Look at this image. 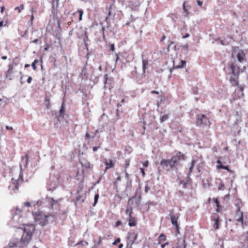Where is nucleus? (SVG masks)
<instances>
[{"mask_svg": "<svg viewBox=\"0 0 248 248\" xmlns=\"http://www.w3.org/2000/svg\"><path fill=\"white\" fill-rule=\"evenodd\" d=\"M166 240V235L163 234V233H161L159 237H158V241H159V243H160L162 241H164Z\"/></svg>", "mask_w": 248, "mask_h": 248, "instance_id": "obj_26", "label": "nucleus"}, {"mask_svg": "<svg viewBox=\"0 0 248 248\" xmlns=\"http://www.w3.org/2000/svg\"><path fill=\"white\" fill-rule=\"evenodd\" d=\"M105 164L106 166V170L113 168L114 166V163H113L112 160H110V161L108 162V160L106 159L105 161Z\"/></svg>", "mask_w": 248, "mask_h": 248, "instance_id": "obj_14", "label": "nucleus"}, {"mask_svg": "<svg viewBox=\"0 0 248 248\" xmlns=\"http://www.w3.org/2000/svg\"><path fill=\"white\" fill-rule=\"evenodd\" d=\"M99 197V195L98 194H96L95 195L94 197V203L93 205L95 206L98 202V199Z\"/></svg>", "mask_w": 248, "mask_h": 248, "instance_id": "obj_30", "label": "nucleus"}, {"mask_svg": "<svg viewBox=\"0 0 248 248\" xmlns=\"http://www.w3.org/2000/svg\"><path fill=\"white\" fill-rule=\"evenodd\" d=\"M213 201L216 203V206L217 207L216 210L217 212H219L220 211V210L221 209V206L219 205V202L218 199L217 198H213Z\"/></svg>", "mask_w": 248, "mask_h": 248, "instance_id": "obj_23", "label": "nucleus"}, {"mask_svg": "<svg viewBox=\"0 0 248 248\" xmlns=\"http://www.w3.org/2000/svg\"><path fill=\"white\" fill-rule=\"evenodd\" d=\"M225 189L224 184L221 181L220 183L218 186V190H223Z\"/></svg>", "mask_w": 248, "mask_h": 248, "instance_id": "obj_28", "label": "nucleus"}, {"mask_svg": "<svg viewBox=\"0 0 248 248\" xmlns=\"http://www.w3.org/2000/svg\"><path fill=\"white\" fill-rule=\"evenodd\" d=\"M2 59H3V60H6L7 59V57L6 56H3V57H2Z\"/></svg>", "mask_w": 248, "mask_h": 248, "instance_id": "obj_64", "label": "nucleus"}, {"mask_svg": "<svg viewBox=\"0 0 248 248\" xmlns=\"http://www.w3.org/2000/svg\"><path fill=\"white\" fill-rule=\"evenodd\" d=\"M196 160L194 159L192 160V161L190 163V166L189 167V171L188 173V176H190L191 175V173L192 172L193 167H194V164L196 163Z\"/></svg>", "mask_w": 248, "mask_h": 248, "instance_id": "obj_18", "label": "nucleus"}, {"mask_svg": "<svg viewBox=\"0 0 248 248\" xmlns=\"http://www.w3.org/2000/svg\"><path fill=\"white\" fill-rule=\"evenodd\" d=\"M239 76H231L230 78V82L233 86H237L238 88L235 90V93H237V98H239L244 95V86H239Z\"/></svg>", "mask_w": 248, "mask_h": 248, "instance_id": "obj_3", "label": "nucleus"}, {"mask_svg": "<svg viewBox=\"0 0 248 248\" xmlns=\"http://www.w3.org/2000/svg\"><path fill=\"white\" fill-rule=\"evenodd\" d=\"M29 155L26 154L24 156L22 157V161L26 165L28 163Z\"/></svg>", "mask_w": 248, "mask_h": 248, "instance_id": "obj_25", "label": "nucleus"}, {"mask_svg": "<svg viewBox=\"0 0 248 248\" xmlns=\"http://www.w3.org/2000/svg\"><path fill=\"white\" fill-rule=\"evenodd\" d=\"M132 209L131 207L129 208H127L126 211H125V213L126 214H129V213H130V209Z\"/></svg>", "mask_w": 248, "mask_h": 248, "instance_id": "obj_50", "label": "nucleus"}, {"mask_svg": "<svg viewBox=\"0 0 248 248\" xmlns=\"http://www.w3.org/2000/svg\"><path fill=\"white\" fill-rule=\"evenodd\" d=\"M138 234L135 232H129L126 238V248H132V246L136 241Z\"/></svg>", "mask_w": 248, "mask_h": 248, "instance_id": "obj_4", "label": "nucleus"}, {"mask_svg": "<svg viewBox=\"0 0 248 248\" xmlns=\"http://www.w3.org/2000/svg\"><path fill=\"white\" fill-rule=\"evenodd\" d=\"M130 165V161L128 160H126L125 164V169L126 170L127 168L129 167Z\"/></svg>", "mask_w": 248, "mask_h": 248, "instance_id": "obj_38", "label": "nucleus"}, {"mask_svg": "<svg viewBox=\"0 0 248 248\" xmlns=\"http://www.w3.org/2000/svg\"><path fill=\"white\" fill-rule=\"evenodd\" d=\"M170 217L172 224L175 227L176 234H179L180 233L179 225L178 223V220L179 218V215L170 213Z\"/></svg>", "mask_w": 248, "mask_h": 248, "instance_id": "obj_6", "label": "nucleus"}, {"mask_svg": "<svg viewBox=\"0 0 248 248\" xmlns=\"http://www.w3.org/2000/svg\"><path fill=\"white\" fill-rule=\"evenodd\" d=\"M185 155L181 152H178L173 155L170 159H163L160 161L161 166L167 171L177 169V167L181 159H185Z\"/></svg>", "mask_w": 248, "mask_h": 248, "instance_id": "obj_2", "label": "nucleus"}, {"mask_svg": "<svg viewBox=\"0 0 248 248\" xmlns=\"http://www.w3.org/2000/svg\"><path fill=\"white\" fill-rule=\"evenodd\" d=\"M186 242L185 239L183 240V244L182 245H178L176 248H186Z\"/></svg>", "mask_w": 248, "mask_h": 248, "instance_id": "obj_31", "label": "nucleus"}, {"mask_svg": "<svg viewBox=\"0 0 248 248\" xmlns=\"http://www.w3.org/2000/svg\"><path fill=\"white\" fill-rule=\"evenodd\" d=\"M121 224V222L120 220H118L116 223V227H118Z\"/></svg>", "mask_w": 248, "mask_h": 248, "instance_id": "obj_47", "label": "nucleus"}, {"mask_svg": "<svg viewBox=\"0 0 248 248\" xmlns=\"http://www.w3.org/2000/svg\"><path fill=\"white\" fill-rule=\"evenodd\" d=\"M173 43V42H172V41H170V44H169V45H168V50H169V47H170V46L171 45H172Z\"/></svg>", "mask_w": 248, "mask_h": 248, "instance_id": "obj_60", "label": "nucleus"}, {"mask_svg": "<svg viewBox=\"0 0 248 248\" xmlns=\"http://www.w3.org/2000/svg\"><path fill=\"white\" fill-rule=\"evenodd\" d=\"M100 148V147H99V146H98V147H93V152H95V151H96L98 150V148Z\"/></svg>", "mask_w": 248, "mask_h": 248, "instance_id": "obj_48", "label": "nucleus"}, {"mask_svg": "<svg viewBox=\"0 0 248 248\" xmlns=\"http://www.w3.org/2000/svg\"><path fill=\"white\" fill-rule=\"evenodd\" d=\"M94 138V136H91L90 134L88 132H87L85 134V139L88 140L89 139L92 138L93 139Z\"/></svg>", "mask_w": 248, "mask_h": 248, "instance_id": "obj_35", "label": "nucleus"}, {"mask_svg": "<svg viewBox=\"0 0 248 248\" xmlns=\"http://www.w3.org/2000/svg\"><path fill=\"white\" fill-rule=\"evenodd\" d=\"M82 165L86 169H89L90 168V163L89 162H87L85 165L82 164Z\"/></svg>", "mask_w": 248, "mask_h": 248, "instance_id": "obj_37", "label": "nucleus"}, {"mask_svg": "<svg viewBox=\"0 0 248 248\" xmlns=\"http://www.w3.org/2000/svg\"><path fill=\"white\" fill-rule=\"evenodd\" d=\"M110 49L112 51H114V50H115V46H114V44H110Z\"/></svg>", "mask_w": 248, "mask_h": 248, "instance_id": "obj_39", "label": "nucleus"}, {"mask_svg": "<svg viewBox=\"0 0 248 248\" xmlns=\"http://www.w3.org/2000/svg\"><path fill=\"white\" fill-rule=\"evenodd\" d=\"M121 179V178L120 176L118 177L117 178V181H120Z\"/></svg>", "mask_w": 248, "mask_h": 248, "instance_id": "obj_63", "label": "nucleus"}, {"mask_svg": "<svg viewBox=\"0 0 248 248\" xmlns=\"http://www.w3.org/2000/svg\"><path fill=\"white\" fill-rule=\"evenodd\" d=\"M119 57L117 54H116V62L118 61Z\"/></svg>", "mask_w": 248, "mask_h": 248, "instance_id": "obj_59", "label": "nucleus"}, {"mask_svg": "<svg viewBox=\"0 0 248 248\" xmlns=\"http://www.w3.org/2000/svg\"><path fill=\"white\" fill-rule=\"evenodd\" d=\"M197 2L199 6H200V7H202L203 3L202 1H201L200 0H197Z\"/></svg>", "mask_w": 248, "mask_h": 248, "instance_id": "obj_41", "label": "nucleus"}, {"mask_svg": "<svg viewBox=\"0 0 248 248\" xmlns=\"http://www.w3.org/2000/svg\"><path fill=\"white\" fill-rule=\"evenodd\" d=\"M219 217L218 216L217 217L214 218V223L213 225V226L215 230H217L219 229Z\"/></svg>", "mask_w": 248, "mask_h": 248, "instance_id": "obj_19", "label": "nucleus"}, {"mask_svg": "<svg viewBox=\"0 0 248 248\" xmlns=\"http://www.w3.org/2000/svg\"><path fill=\"white\" fill-rule=\"evenodd\" d=\"M173 66H175V67L177 69L182 68L184 67L186 64V61H184V60H181L180 65L175 66V64H174V61L173 62Z\"/></svg>", "mask_w": 248, "mask_h": 248, "instance_id": "obj_22", "label": "nucleus"}, {"mask_svg": "<svg viewBox=\"0 0 248 248\" xmlns=\"http://www.w3.org/2000/svg\"><path fill=\"white\" fill-rule=\"evenodd\" d=\"M142 63L143 72L144 73L145 72V71H146V70L147 68V66L148 65V61L146 59H142Z\"/></svg>", "mask_w": 248, "mask_h": 248, "instance_id": "obj_16", "label": "nucleus"}, {"mask_svg": "<svg viewBox=\"0 0 248 248\" xmlns=\"http://www.w3.org/2000/svg\"><path fill=\"white\" fill-rule=\"evenodd\" d=\"M168 244H169V243H168V242H167V243H165V244H162V245H161V248H165V247L166 246L168 245Z\"/></svg>", "mask_w": 248, "mask_h": 248, "instance_id": "obj_56", "label": "nucleus"}, {"mask_svg": "<svg viewBox=\"0 0 248 248\" xmlns=\"http://www.w3.org/2000/svg\"><path fill=\"white\" fill-rule=\"evenodd\" d=\"M14 73V64H9L8 70L6 71L5 73L6 78L9 80H12L13 79Z\"/></svg>", "mask_w": 248, "mask_h": 248, "instance_id": "obj_8", "label": "nucleus"}, {"mask_svg": "<svg viewBox=\"0 0 248 248\" xmlns=\"http://www.w3.org/2000/svg\"><path fill=\"white\" fill-rule=\"evenodd\" d=\"M123 247V244H121L119 246V248H122Z\"/></svg>", "mask_w": 248, "mask_h": 248, "instance_id": "obj_62", "label": "nucleus"}, {"mask_svg": "<svg viewBox=\"0 0 248 248\" xmlns=\"http://www.w3.org/2000/svg\"><path fill=\"white\" fill-rule=\"evenodd\" d=\"M20 212L21 211L17 209L11 221L13 227L16 228L14 233L16 240L14 243H10L11 247L15 246L22 248L27 246L31 239L32 233L34 230L32 225L22 224L23 227H21L20 226L15 224L16 222L19 223L22 222L20 221L21 216L19 215Z\"/></svg>", "mask_w": 248, "mask_h": 248, "instance_id": "obj_1", "label": "nucleus"}, {"mask_svg": "<svg viewBox=\"0 0 248 248\" xmlns=\"http://www.w3.org/2000/svg\"><path fill=\"white\" fill-rule=\"evenodd\" d=\"M39 62L38 60L36 59L31 64V66L32 67V68L33 69V70H36V64L37 63H38Z\"/></svg>", "mask_w": 248, "mask_h": 248, "instance_id": "obj_32", "label": "nucleus"}, {"mask_svg": "<svg viewBox=\"0 0 248 248\" xmlns=\"http://www.w3.org/2000/svg\"><path fill=\"white\" fill-rule=\"evenodd\" d=\"M245 54L242 50H239L237 55V58L239 62H242L245 58Z\"/></svg>", "mask_w": 248, "mask_h": 248, "instance_id": "obj_13", "label": "nucleus"}, {"mask_svg": "<svg viewBox=\"0 0 248 248\" xmlns=\"http://www.w3.org/2000/svg\"><path fill=\"white\" fill-rule=\"evenodd\" d=\"M5 128L7 130H13V128L12 127L9 126H8V125L5 126Z\"/></svg>", "mask_w": 248, "mask_h": 248, "instance_id": "obj_43", "label": "nucleus"}, {"mask_svg": "<svg viewBox=\"0 0 248 248\" xmlns=\"http://www.w3.org/2000/svg\"><path fill=\"white\" fill-rule=\"evenodd\" d=\"M50 199V205L52 208H53L55 205L57 204L59 202H60L62 200V199H60L58 200H56L53 198H51Z\"/></svg>", "mask_w": 248, "mask_h": 248, "instance_id": "obj_21", "label": "nucleus"}, {"mask_svg": "<svg viewBox=\"0 0 248 248\" xmlns=\"http://www.w3.org/2000/svg\"><path fill=\"white\" fill-rule=\"evenodd\" d=\"M232 73L234 76H239L240 74V68L235 64H231L230 66Z\"/></svg>", "mask_w": 248, "mask_h": 248, "instance_id": "obj_11", "label": "nucleus"}, {"mask_svg": "<svg viewBox=\"0 0 248 248\" xmlns=\"http://www.w3.org/2000/svg\"><path fill=\"white\" fill-rule=\"evenodd\" d=\"M3 26V21H0V27H2Z\"/></svg>", "mask_w": 248, "mask_h": 248, "instance_id": "obj_61", "label": "nucleus"}, {"mask_svg": "<svg viewBox=\"0 0 248 248\" xmlns=\"http://www.w3.org/2000/svg\"><path fill=\"white\" fill-rule=\"evenodd\" d=\"M121 239L120 238H117L115 240V241L113 242V245H116L118 243L120 242Z\"/></svg>", "mask_w": 248, "mask_h": 248, "instance_id": "obj_36", "label": "nucleus"}, {"mask_svg": "<svg viewBox=\"0 0 248 248\" xmlns=\"http://www.w3.org/2000/svg\"><path fill=\"white\" fill-rule=\"evenodd\" d=\"M103 240V238L101 237V236H100L99 238V241H98V244H100Z\"/></svg>", "mask_w": 248, "mask_h": 248, "instance_id": "obj_58", "label": "nucleus"}, {"mask_svg": "<svg viewBox=\"0 0 248 248\" xmlns=\"http://www.w3.org/2000/svg\"><path fill=\"white\" fill-rule=\"evenodd\" d=\"M24 205L25 206L28 207L31 206V203L28 202H25L24 203Z\"/></svg>", "mask_w": 248, "mask_h": 248, "instance_id": "obj_40", "label": "nucleus"}, {"mask_svg": "<svg viewBox=\"0 0 248 248\" xmlns=\"http://www.w3.org/2000/svg\"><path fill=\"white\" fill-rule=\"evenodd\" d=\"M44 104L46 106V107L47 109H49L50 108V99L48 97H46L44 100Z\"/></svg>", "mask_w": 248, "mask_h": 248, "instance_id": "obj_20", "label": "nucleus"}, {"mask_svg": "<svg viewBox=\"0 0 248 248\" xmlns=\"http://www.w3.org/2000/svg\"><path fill=\"white\" fill-rule=\"evenodd\" d=\"M183 7L184 11L185 13L186 14V16L187 17H188L189 13L188 12V10L186 9V2L185 1L183 3Z\"/></svg>", "mask_w": 248, "mask_h": 248, "instance_id": "obj_34", "label": "nucleus"}, {"mask_svg": "<svg viewBox=\"0 0 248 248\" xmlns=\"http://www.w3.org/2000/svg\"><path fill=\"white\" fill-rule=\"evenodd\" d=\"M168 118H169V116L168 115H164L160 117V121L161 123H163L164 121L168 120Z\"/></svg>", "mask_w": 248, "mask_h": 248, "instance_id": "obj_29", "label": "nucleus"}, {"mask_svg": "<svg viewBox=\"0 0 248 248\" xmlns=\"http://www.w3.org/2000/svg\"><path fill=\"white\" fill-rule=\"evenodd\" d=\"M4 10V6H2L0 7V12H1V13H3Z\"/></svg>", "mask_w": 248, "mask_h": 248, "instance_id": "obj_55", "label": "nucleus"}, {"mask_svg": "<svg viewBox=\"0 0 248 248\" xmlns=\"http://www.w3.org/2000/svg\"><path fill=\"white\" fill-rule=\"evenodd\" d=\"M125 178L126 179H129V174H128L126 170H125Z\"/></svg>", "mask_w": 248, "mask_h": 248, "instance_id": "obj_52", "label": "nucleus"}, {"mask_svg": "<svg viewBox=\"0 0 248 248\" xmlns=\"http://www.w3.org/2000/svg\"><path fill=\"white\" fill-rule=\"evenodd\" d=\"M151 93L153 94H159V92L156 91H151Z\"/></svg>", "mask_w": 248, "mask_h": 248, "instance_id": "obj_51", "label": "nucleus"}, {"mask_svg": "<svg viewBox=\"0 0 248 248\" xmlns=\"http://www.w3.org/2000/svg\"><path fill=\"white\" fill-rule=\"evenodd\" d=\"M192 179L190 178H189V176H188V175L187 176V178L186 182H184V181L181 182V184H183V185H184L183 187L185 188H186V185H190L192 184Z\"/></svg>", "mask_w": 248, "mask_h": 248, "instance_id": "obj_15", "label": "nucleus"}, {"mask_svg": "<svg viewBox=\"0 0 248 248\" xmlns=\"http://www.w3.org/2000/svg\"><path fill=\"white\" fill-rule=\"evenodd\" d=\"M242 204V202L240 200H237L235 203L236 207V211H241V205Z\"/></svg>", "mask_w": 248, "mask_h": 248, "instance_id": "obj_24", "label": "nucleus"}, {"mask_svg": "<svg viewBox=\"0 0 248 248\" xmlns=\"http://www.w3.org/2000/svg\"><path fill=\"white\" fill-rule=\"evenodd\" d=\"M32 80V78L31 77H29L27 79V82L28 83H30Z\"/></svg>", "mask_w": 248, "mask_h": 248, "instance_id": "obj_45", "label": "nucleus"}, {"mask_svg": "<svg viewBox=\"0 0 248 248\" xmlns=\"http://www.w3.org/2000/svg\"><path fill=\"white\" fill-rule=\"evenodd\" d=\"M49 46H50L49 45H47L45 47L44 50L47 51Z\"/></svg>", "mask_w": 248, "mask_h": 248, "instance_id": "obj_53", "label": "nucleus"}, {"mask_svg": "<svg viewBox=\"0 0 248 248\" xmlns=\"http://www.w3.org/2000/svg\"><path fill=\"white\" fill-rule=\"evenodd\" d=\"M166 38V36L165 35H163L161 37V38L160 39V42H163Z\"/></svg>", "mask_w": 248, "mask_h": 248, "instance_id": "obj_54", "label": "nucleus"}, {"mask_svg": "<svg viewBox=\"0 0 248 248\" xmlns=\"http://www.w3.org/2000/svg\"><path fill=\"white\" fill-rule=\"evenodd\" d=\"M244 237V243H242V248H248V231L243 233Z\"/></svg>", "mask_w": 248, "mask_h": 248, "instance_id": "obj_12", "label": "nucleus"}, {"mask_svg": "<svg viewBox=\"0 0 248 248\" xmlns=\"http://www.w3.org/2000/svg\"><path fill=\"white\" fill-rule=\"evenodd\" d=\"M132 209H131L128 217V225L130 227L135 226L137 222L136 217L132 216Z\"/></svg>", "mask_w": 248, "mask_h": 248, "instance_id": "obj_9", "label": "nucleus"}, {"mask_svg": "<svg viewBox=\"0 0 248 248\" xmlns=\"http://www.w3.org/2000/svg\"><path fill=\"white\" fill-rule=\"evenodd\" d=\"M78 12L79 13V21L82 20V15L83 14V12L82 10H78Z\"/></svg>", "mask_w": 248, "mask_h": 248, "instance_id": "obj_33", "label": "nucleus"}, {"mask_svg": "<svg viewBox=\"0 0 248 248\" xmlns=\"http://www.w3.org/2000/svg\"><path fill=\"white\" fill-rule=\"evenodd\" d=\"M33 19H34V16H33V14H31V24H32Z\"/></svg>", "mask_w": 248, "mask_h": 248, "instance_id": "obj_46", "label": "nucleus"}, {"mask_svg": "<svg viewBox=\"0 0 248 248\" xmlns=\"http://www.w3.org/2000/svg\"><path fill=\"white\" fill-rule=\"evenodd\" d=\"M217 158L218 159L217 161V169H222L226 170L230 172H232V173L233 172V171H232L229 169V166H224L222 164V162L221 161V160L220 159V157H217Z\"/></svg>", "mask_w": 248, "mask_h": 248, "instance_id": "obj_10", "label": "nucleus"}, {"mask_svg": "<svg viewBox=\"0 0 248 248\" xmlns=\"http://www.w3.org/2000/svg\"><path fill=\"white\" fill-rule=\"evenodd\" d=\"M189 36V33H186V35H185V36H184L183 37V38H186L188 37Z\"/></svg>", "mask_w": 248, "mask_h": 248, "instance_id": "obj_57", "label": "nucleus"}, {"mask_svg": "<svg viewBox=\"0 0 248 248\" xmlns=\"http://www.w3.org/2000/svg\"><path fill=\"white\" fill-rule=\"evenodd\" d=\"M24 9V4H21L20 6L19 7H16L15 8V10H17L18 11V13H20L21 11L23 10Z\"/></svg>", "mask_w": 248, "mask_h": 248, "instance_id": "obj_27", "label": "nucleus"}, {"mask_svg": "<svg viewBox=\"0 0 248 248\" xmlns=\"http://www.w3.org/2000/svg\"><path fill=\"white\" fill-rule=\"evenodd\" d=\"M148 165H149V162L148 161H146L145 162H144L143 163V165L145 167H147L148 166Z\"/></svg>", "mask_w": 248, "mask_h": 248, "instance_id": "obj_42", "label": "nucleus"}, {"mask_svg": "<svg viewBox=\"0 0 248 248\" xmlns=\"http://www.w3.org/2000/svg\"><path fill=\"white\" fill-rule=\"evenodd\" d=\"M38 41H39V40L38 39H36L32 41L31 42V43H35V44H37Z\"/></svg>", "mask_w": 248, "mask_h": 248, "instance_id": "obj_49", "label": "nucleus"}, {"mask_svg": "<svg viewBox=\"0 0 248 248\" xmlns=\"http://www.w3.org/2000/svg\"><path fill=\"white\" fill-rule=\"evenodd\" d=\"M140 170L142 174V176L144 177L145 175V172L144 171V170L143 168H140Z\"/></svg>", "mask_w": 248, "mask_h": 248, "instance_id": "obj_44", "label": "nucleus"}, {"mask_svg": "<svg viewBox=\"0 0 248 248\" xmlns=\"http://www.w3.org/2000/svg\"><path fill=\"white\" fill-rule=\"evenodd\" d=\"M196 124L198 126L208 125L209 126L210 124L209 119L204 114L198 116L196 120Z\"/></svg>", "mask_w": 248, "mask_h": 248, "instance_id": "obj_5", "label": "nucleus"}, {"mask_svg": "<svg viewBox=\"0 0 248 248\" xmlns=\"http://www.w3.org/2000/svg\"><path fill=\"white\" fill-rule=\"evenodd\" d=\"M237 222H240L243 228L244 227V222L243 218V213L241 211H236L234 216Z\"/></svg>", "mask_w": 248, "mask_h": 248, "instance_id": "obj_7", "label": "nucleus"}, {"mask_svg": "<svg viewBox=\"0 0 248 248\" xmlns=\"http://www.w3.org/2000/svg\"><path fill=\"white\" fill-rule=\"evenodd\" d=\"M65 104L64 102H63L62 104L61 108L59 111L60 116L63 117L64 113L65 112Z\"/></svg>", "mask_w": 248, "mask_h": 248, "instance_id": "obj_17", "label": "nucleus"}]
</instances>
